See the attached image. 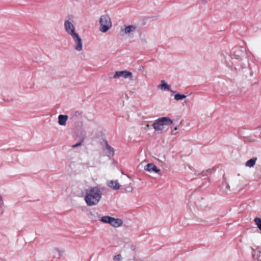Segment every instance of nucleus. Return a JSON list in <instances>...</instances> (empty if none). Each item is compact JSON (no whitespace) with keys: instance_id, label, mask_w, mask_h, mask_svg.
<instances>
[{"instance_id":"nucleus-1","label":"nucleus","mask_w":261,"mask_h":261,"mask_svg":"<svg viewBox=\"0 0 261 261\" xmlns=\"http://www.w3.org/2000/svg\"><path fill=\"white\" fill-rule=\"evenodd\" d=\"M102 193L97 187H90L86 190L85 200L88 206L97 205L101 198Z\"/></svg>"},{"instance_id":"nucleus-2","label":"nucleus","mask_w":261,"mask_h":261,"mask_svg":"<svg viewBox=\"0 0 261 261\" xmlns=\"http://www.w3.org/2000/svg\"><path fill=\"white\" fill-rule=\"evenodd\" d=\"M173 121L168 117H161L154 121L152 126L155 131L161 133L166 126L172 124Z\"/></svg>"},{"instance_id":"nucleus-3","label":"nucleus","mask_w":261,"mask_h":261,"mask_svg":"<svg viewBox=\"0 0 261 261\" xmlns=\"http://www.w3.org/2000/svg\"><path fill=\"white\" fill-rule=\"evenodd\" d=\"M99 31L102 33L107 32L112 26L111 18L108 15H101L99 19Z\"/></svg>"},{"instance_id":"nucleus-4","label":"nucleus","mask_w":261,"mask_h":261,"mask_svg":"<svg viewBox=\"0 0 261 261\" xmlns=\"http://www.w3.org/2000/svg\"><path fill=\"white\" fill-rule=\"evenodd\" d=\"M100 220L105 223H108L112 226L117 228L123 224V221L120 219L115 218L110 216H105L102 217Z\"/></svg>"},{"instance_id":"nucleus-5","label":"nucleus","mask_w":261,"mask_h":261,"mask_svg":"<svg viewBox=\"0 0 261 261\" xmlns=\"http://www.w3.org/2000/svg\"><path fill=\"white\" fill-rule=\"evenodd\" d=\"M64 25L66 33L71 37L77 34V33L75 32V28L74 25L70 20H67L65 21Z\"/></svg>"},{"instance_id":"nucleus-6","label":"nucleus","mask_w":261,"mask_h":261,"mask_svg":"<svg viewBox=\"0 0 261 261\" xmlns=\"http://www.w3.org/2000/svg\"><path fill=\"white\" fill-rule=\"evenodd\" d=\"M137 28V25L134 24L125 26L123 28H121L120 35L121 36L130 35L135 32Z\"/></svg>"},{"instance_id":"nucleus-7","label":"nucleus","mask_w":261,"mask_h":261,"mask_svg":"<svg viewBox=\"0 0 261 261\" xmlns=\"http://www.w3.org/2000/svg\"><path fill=\"white\" fill-rule=\"evenodd\" d=\"M72 38L75 43L74 49L78 51H81L83 49V41L80 35L77 34Z\"/></svg>"},{"instance_id":"nucleus-8","label":"nucleus","mask_w":261,"mask_h":261,"mask_svg":"<svg viewBox=\"0 0 261 261\" xmlns=\"http://www.w3.org/2000/svg\"><path fill=\"white\" fill-rule=\"evenodd\" d=\"M120 77H123L125 79L130 78L133 79V73L127 70L116 71L113 76L114 79L119 78Z\"/></svg>"},{"instance_id":"nucleus-9","label":"nucleus","mask_w":261,"mask_h":261,"mask_svg":"<svg viewBox=\"0 0 261 261\" xmlns=\"http://www.w3.org/2000/svg\"><path fill=\"white\" fill-rule=\"evenodd\" d=\"M104 150L109 156H113L115 153V149L112 147L108 143L107 141L105 142Z\"/></svg>"},{"instance_id":"nucleus-10","label":"nucleus","mask_w":261,"mask_h":261,"mask_svg":"<svg viewBox=\"0 0 261 261\" xmlns=\"http://www.w3.org/2000/svg\"><path fill=\"white\" fill-rule=\"evenodd\" d=\"M144 169L146 171H148L150 172H154L159 174H161V171L159 169L155 164H147L145 167Z\"/></svg>"},{"instance_id":"nucleus-11","label":"nucleus","mask_w":261,"mask_h":261,"mask_svg":"<svg viewBox=\"0 0 261 261\" xmlns=\"http://www.w3.org/2000/svg\"><path fill=\"white\" fill-rule=\"evenodd\" d=\"M224 61H225V64L229 67H232L233 65L236 64L237 63V62H238L236 60L237 59V58H236V60L234 61H231V60H232L233 58H231L229 55L224 56Z\"/></svg>"},{"instance_id":"nucleus-12","label":"nucleus","mask_w":261,"mask_h":261,"mask_svg":"<svg viewBox=\"0 0 261 261\" xmlns=\"http://www.w3.org/2000/svg\"><path fill=\"white\" fill-rule=\"evenodd\" d=\"M252 250L253 251L252 253L253 259L256 261H261V248L258 247L256 251L253 248H252Z\"/></svg>"},{"instance_id":"nucleus-13","label":"nucleus","mask_w":261,"mask_h":261,"mask_svg":"<svg viewBox=\"0 0 261 261\" xmlns=\"http://www.w3.org/2000/svg\"><path fill=\"white\" fill-rule=\"evenodd\" d=\"M108 186L115 190H119L120 187V185L119 184L118 181L117 180H114L108 181Z\"/></svg>"},{"instance_id":"nucleus-14","label":"nucleus","mask_w":261,"mask_h":261,"mask_svg":"<svg viewBox=\"0 0 261 261\" xmlns=\"http://www.w3.org/2000/svg\"><path fill=\"white\" fill-rule=\"evenodd\" d=\"M68 118V116L66 115H60L58 116V123L60 125L65 126L66 121Z\"/></svg>"},{"instance_id":"nucleus-15","label":"nucleus","mask_w":261,"mask_h":261,"mask_svg":"<svg viewBox=\"0 0 261 261\" xmlns=\"http://www.w3.org/2000/svg\"><path fill=\"white\" fill-rule=\"evenodd\" d=\"M158 88L163 90H170V87L168 85L165 80H162L161 84L158 86Z\"/></svg>"},{"instance_id":"nucleus-16","label":"nucleus","mask_w":261,"mask_h":261,"mask_svg":"<svg viewBox=\"0 0 261 261\" xmlns=\"http://www.w3.org/2000/svg\"><path fill=\"white\" fill-rule=\"evenodd\" d=\"M81 134L83 136V138L81 140V141L79 143H77L74 145H73L71 146V147L72 148H75V147H77L78 146H80L82 145V143L84 142V139L86 138V133L85 131H82L81 132Z\"/></svg>"},{"instance_id":"nucleus-17","label":"nucleus","mask_w":261,"mask_h":261,"mask_svg":"<svg viewBox=\"0 0 261 261\" xmlns=\"http://www.w3.org/2000/svg\"><path fill=\"white\" fill-rule=\"evenodd\" d=\"M82 112L81 111H76L71 114V115H70L71 119H72L73 120H75L77 117L82 116Z\"/></svg>"},{"instance_id":"nucleus-18","label":"nucleus","mask_w":261,"mask_h":261,"mask_svg":"<svg viewBox=\"0 0 261 261\" xmlns=\"http://www.w3.org/2000/svg\"><path fill=\"white\" fill-rule=\"evenodd\" d=\"M186 97H187V96L185 95L177 93L174 95V99L178 101V100H182L183 99L185 98Z\"/></svg>"},{"instance_id":"nucleus-19","label":"nucleus","mask_w":261,"mask_h":261,"mask_svg":"<svg viewBox=\"0 0 261 261\" xmlns=\"http://www.w3.org/2000/svg\"><path fill=\"white\" fill-rule=\"evenodd\" d=\"M122 256L121 254H118L113 256V260L114 261H122Z\"/></svg>"},{"instance_id":"nucleus-20","label":"nucleus","mask_w":261,"mask_h":261,"mask_svg":"<svg viewBox=\"0 0 261 261\" xmlns=\"http://www.w3.org/2000/svg\"><path fill=\"white\" fill-rule=\"evenodd\" d=\"M254 222L257 225L258 228L261 230V219L259 218H256L254 219Z\"/></svg>"},{"instance_id":"nucleus-21","label":"nucleus","mask_w":261,"mask_h":261,"mask_svg":"<svg viewBox=\"0 0 261 261\" xmlns=\"http://www.w3.org/2000/svg\"><path fill=\"white\" fill-rule=\"evenodd\" d=\"M257 158L256 157H254V158H252V159L249 160L248 161H247L246 163H255V162H256L257 161Z\"/></svg>"},{"instance_id":"nucleus-22","label":"nucleus","mask_w":261,"mask_h":261,"mask_svg":"<svg viewBox=\"0 0 261 261\" xmlns=\"http://www.w3.org/2000/svg\"><path fill=\"white\" fill-rule=\"evenodd\" d=\"M90 215L91 216V217L92 218H95V219H96L97 217V218H99V216H97V213H96L91 212V213H90Z\"/></svg>"},{"instance_id":"nucleus-23","label":"nucleus","mask_w":261,"mask_h":261,"mask_svg":"<svg viewBox=\"0 0 261 261\" xmlns=\"http://www.w3.org/2000/svg\"><path fill=\"white\" fill-rule=\"evenodd\" d=\"M33 169L34 171H37L39 169H40V170L44 169V168L43 167H41V166H36V167H34L33 168Z\"/></svg>"},{"instance_id":"nucleus-24","label":"nucleus","mask_w":261,"mask_h":261,"mask_svg":"<svg viewBox=\"0 0 261 261\" xmlns=\"http://www.w3.org/2000/svg\"><path fill=\"white\" fill-rule=\"evenodd\" d=\"M177 127H176H176H174V130H173L172 131V135H175V134H176V133H174V130H177Z\"/></svg>"},{"instance_id":"nucleus-25","label":"nucleus","mask_w":261,"mask_h":261,"mask_svg":"<svg viewBox=\"0 0 261 261\" xmlns=\"http://www.w3.org/2000/svg\"><path fill=\"white\" fill-rule=\"evenodd\" d=\"M254 164H246L247 166H248L249 167H252L253 166Z\"/></svg>"},{"instance_id":"nucleus-26","label":"nucleus","mask_w":261,"mask_h":261,"mask_svg":"<svg viewBox=\"0 0 261 261\" xmlns=\"http://www.w3.org/2000/svg\"><path fill=\"white\" fill-rule=\"evenodd\" d=\"M169 91L171 92L172 93L174 94L175 93V91H173L172 89H170V90H168Z\"/></svg>"},{"instance_id":"nucleus-27","label":"nucleus","mask_w":261,"mask_h":261,"mask_svg":"<svg viewBox=\"0 0 261 261\" xmlns=\"http://www.w3.org/2000/svg\"><path fill=\"white\" fill-rule=\"evenodd\" d=\"M241 67H242V68H244V66H243V65H241Z\"/></svg>"}]
</instances>
